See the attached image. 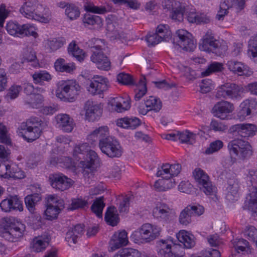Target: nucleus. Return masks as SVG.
I'll use <instances>...</instances> for the list:
<instances>
[{
    "mask_svg": "<svg viewBox=\"0 0 257 257\" xmlns=\"http://www.w3.org/2000/svg\"><path fill=\"white\" fill-rule=\"evenodd\" d=\"M73 156L76 160L80 162V167L84 169L93 171L99 164V158L97 154L90 149V147L86 143L75 146Z\"/></svg>",
    "mask_w": 257,
    "mask_h": 257,
    "instance_id": "f257e3e1",
    "label": "nucleus"
},
{
    "mask_svg": "<svg viewBox=\"0 0 257 257\" xmlns=\"http://www.w3.org/2000/svg\"><path fill=\"white\" fill-rule=\"evenodd\" d=\"M25 225L14 217H5L0 219V236L10 242H16L23 235Z\"/></svg>",
    "mask_w": 257,
    "mask_h": 257,
    "instance_id": "f03ea898",
    "label": "nucleus"
},
{
    "mask_svg": "<svg viewBox=\"0 0 257 257\" xmlns=\"http://www.w3.org/2000/svg\"><path fill=\"white\" fill-rule=\"evenodd\" d=\"M20 13L25 17L47 23L50 18L49 10L38 4L37 0H28L20 9Z\"/></svg>",
    "mask_w": 257,
    "mask_h": 257,
    "instance_id": "7ed1b4c3",
    "label": "nucleus"
},
{
    "mask_svg": "<svg viewBox=\"0 0 257 257\" xmlns=\"http://www.w3.org/2000/svg\"><path fill=\"white\" fill-rule=\"evenodd\" d=\"M43 124L41 118L31 117L21 123L18 127L19 135L28 142H32L40 137Z\"/></svg>",
    "mask_w": 257,
    "mask_h": 257,
    "instance_id": "20e7f679",
    "label": "nucleus"
},
{
    "mask_svg": "<svg viewBox=\"0 0 257 257\" xmlns=\"http://www.w3.org/2000/svg\"><path fill=\"white\" fill-rule=\"evenodd\" d=\"M80 90L79 84L73 80L59 82V86L56 91V95L64 101L73 102Z\"/></svg>",
    "mask_w": 257,
    "mask_h": 257,
    "instance_id": "39448f33",
    "label": "nucleus"
},
{
    "mask_svg": "<svg viewBox=\"0 0 257 257\" xmlns=\"http://www.w3.org/2000/svg\"><path fill=\"white\" fill-rule=\"evenodd\" d=\"M101 151L109 158H119L123 153V149L119 141L113 137L102 139L99 142Z\"/></svg>",
    "mask_w": 257,
    "mask_h": 257,
    "instance_id": "423d86ee",
    "label": "nucleus"
},
{
    "mask_svg": "<svg viewBox=\"0 0 257 257\" xmlns=\"http://www.w3.org/2000/svg\"><path fill=\"white\" fill-rule=\"evenodd\" d=\"M244 88L240 85L226 83L219 87L217 91L216 97L218 98L240 100L243 96Z\"/></svg>",
    "mask_w": 257,
    "mask_h": 257,
    "instance_id": "0eeeda50",
    "label": "nucleus"
},
{
    "mask_svg": "<svg viewBox=\"0 0 257 257\" xmlns=\"http://www.w3.org/2000/svg\"><path fill=\"white\" fill-rule=\"evenodd\" d=\"M228 149L230 155L244 159L252 154L251 147L249 143L241 139H235L228 144Z\"/></svg>",
    "mask_w": 257,
    "mask_h": 257,
    "instance_id": "6e6552de",
    "label": "nucleus"
},
{
    "mask_svg": "<svg viewBox=\"0 0 257 257\" xmlns=\"http://www.w3.org/2000/svg\"><path fill=\"white\" fill-rule=\"evenodd\" d=\"M109 81L104 76L94 75L86 84V88L88 92L93 95H100L107 91L109 87Z\"/></svg>",
    "mask_w": 257,
    "mask_h": 257,
    "instance_id": "1a4fd4ad",
    "label": "nucleus"
},
{
    "mask_svg": "<svg viewBox=\"0 0 257 257\" xmlns=\"http://www.w3.org/2000/svg\"><path fill=\"white\" fill-rule=\"evenodd\" d=\"M176 37L173 43L176 48H180L187 51H192L196 48V43L192 35L187 31L181 29L176 31Z\"/></svg>",
    "mask_w": 257,
    "mask_h": 257,
    "instance_id": "9d476101",
    "label": "nucleus"
},
{
    "mask_svg": "<svg viewBox=\"0 0 257 257\" xmlns=\"http://www.w3.org/2000/svg\"><path fill=\"white\" fill-rule=\"evenodd\" d=\"M47 208L45 211L46 219L52 220L57 217L64 208V201L55 195H49L46 197Z\"/></svg>",
    "mask_w": 257,
    "mask_h": 257,
    "instance_id": "9b49d317",
    "label": "nucleus"
},
{
    "mask_svg": "<svg viewBox=\"0 0 257 257\" xmlns=\"http://www.w3.org/2000/svg\"><path fill=\"white\" fill-rule=\"evenodd\" d=\"M195 181L200 189L206 195H214L216 188L212 184L208 175L200 168H196L193 172Z\"/></svg>",
    "mask_w": 257,
    "mask_h": 257,
    "instance_id": "f8f14e48",
    "label": "nucleus"
},
{
    "mask_svg": "<svg viewBox=\"0 0 257 257\" xmlns=\"http://www.w3.org/2000/svg\"><path fill=\"white\" fill-rule=\"evenodd\" d=\"M155 218L163 223L167 224L174 219L175 212L173 208L164 202H158L153 210Z\"/></svg>",
    "mask_w": 257,
    "mask_h": 257,
    "instance_id": "ddd939ff",
    "label": "nucleus"
},
{
    "mask_svg": "<svg viewBox=\"0 0 257 257\" xmlns=\"http://www.w3.org/2000/svg\"><path fill=\"white\" fill-rule=\"evenodd\" d=\"M199 47L201 51L212 52L219 56L223 55L227 50L226 46H219L218 42L208 33L203 37Z\"/></svg>",
    "mask_w": 257,
    "mask_h": 257,
    "instance_id": "4468645a",
    "label": "nucleus"
},
{
    "mask_svg": "<svg viewBox=\"0 0 257 257\" xmlns=\"http://www.w3.org/2000/svg\"><path fill=\"white\" fill-rule=\"evenodd\" d=\"M162 6L164 9L172 11V19L181 21L186 12L185 4L176 0H163Z\"/></svg>",
    "mask_w": 257,
    "mask_h": 257,
    "instance_id": "2eb2a0df",
    "label": "nucleus"
},
{
    "mask_svg": "<svg viewBox=\"0 0 257 257\" xmlns=\"http://www.w3.org/2000/svg\"><path fill=\"white\" fill-rule=\"evenodd\" d=\"M204 210V207L201 205H189L181 212L179 217V222L182 225H187L192 222L193 216L202 214Z\"/></svg>",
    "mask_w": 257,
    "mask_h": 257,
    "instance_id": "dca6fc26",
    "label": "nucleus"
},
{
    "mask_svg": "<svg viewBox=\"0 0 257 257\" xmlns=\"http://www.w3.org/2000/svg\"><path fill=\"white\" fill-rule=\"evenodd\" d=\"M49 181L51 186L57 190L64 191L70 188L74 181L62 173L50 175Z\"/></svg>",
    "mask_w": 257,
    "mask_h": 257,
    "instance_id": "f3484780",
    "label": "nucleus"
},
{
    "mask_svg": "<svg viewBox=\"0 0 257 257\" xmlns=\"http://www.w3.org/2000/svg\"><path fill=\"white\" fill-rule=\"evenodd\" d=\"M232 103L227 101H221L216 103L212 108V111L214 116L221 119L228 118L229 114L234 110Z\"/></svg>",
    "mask_w": 257,
    "mask_h": 257,
    "instance_id": "a211bd4d",
    "label": "nucleus"
},
{
    "mask_svg": "<svg viewBox=\"0 0 257 257\" xmlns=\"http://www.w3.org/2000/svg\"><path fill=\"white\" fill-rule=\"evenodd\" d=\"M181 166L180 164L169 163L163 164L156 173L157 177L162 179H168L177 176L181 172Z\"/></svg>",
    "mask_w": 257,
    "mask_h": 257,
    "instance_id": "6ab92c4d",
    "label": "nucleus"
},
{
    "mask_svg": "<svg viewBox=\"0 0 257 257\" xmlns=\"http://www.w3.org/2000/svg\"><path fill=\"white\" fill-rule=\"evenodd\" d=\"M0 207L5 212L16 210L22 211L23 209L22 202L17 195L11 196L2 200L0 203Z\"/></svg>",
    "mask_w": 257,
    "mask_h": 257,
    "instance_id": "aec40b11",
    "label": "nucleus"
},
{
    "mask_svg": "<svg viewBox=\"0 0 257 257\" xmlns=\"http://www.w3.org/2000/svg\"><path fill=\"white\" fill-rule=\"evenodd\" d=\"M57 127L64 132L70 133L75 126L73 119L65 113L57 114L55 117Z\"/></svg>",
    "mask_w": 257,
    "mask_h": 257,
    "instance_id": "412c9836",
    "label": "nucleus"
},
{
    "mask_svg": "<svg viewBox=\"0 0 257 257\" xmlns=\"http://www.w3.org/2000/svg\"><path fill=\"white\" fill-rule=\"evenodd\" d=\"M239 107L237 117L240 120H243L256 109L257 101L253 99H245L240 103Z\"/></svg>",
    "mask_w": 257,
    "mask_h": 257,
    "instance_id": "4be33fe9",
    "label": "nucleus"
},
{
    "mask_svg": "<svg viewBox=\"0 0 257 257\" xmlns=\"http://www.w3.org/2000/svg\"><path fill=\"white\" fill-rule=\"evenodd\" d=\"M226 65L230 71L239 76H249L252 74L249 68L241 62L231 60L227 62Z\"/></svg>",
    "mask_w": 257,
    "mask_h": 257,
    "instance_id": "5701e85b",
    "label": "nucleus"
},
{
    "mask_svg": "<svg viewBox=\"0 0 257 257\" xmlns=\"http://www.w3.org/2000/svg\"><path fill=\"white\" fill-rule=\"evenodd\" d=\"M112 109L117 112H123L131 107V99L129 96H118L112 98L109 101Z\"/></svg>",
    "mask_w": 257,
    "mask_h": 257,
    "instance_id": "b1692460",
    "label": "nucleus"
},
{
    "mask_svg": "<svg viewBox=\"0 0 257 257\" xmlns=\"http://www.w3.org/2000/svg\"><path fill=\"white\" fill-rule=\"evenodd\" d=\"M128 242L127 232L125 230L115 232L109 242V250L114 251Z\"/></svg>",
    "mask_w": 257,
    "mask_h": 257,
    "instance_id": "393cba45",
    "label": "nucleus"
},
{
    "mask_svg": "<svg viewBox=\"0 0 257 257\" xmlns=\"http://www.w3.org/2000/svg\"><path fill=\"white\" fill-rule=\"evenodd\" d=\"M91 61L95 63L99 69L108 71L110 69L111 63L108 57L103 51H93L91 57Z\"/></svg>",
    "mask_w": 257,
    "mask_h": 257,
    "instance_id": "a878e982",
    "label": "nucleus"
},
{
    "mask_svg": "<svg viewBox=\"0 0 257 257\" xmlns=\"http://www.w3.org/2000/svg\"><path fill=\"white\" fill-rule=\"evenodd\" d=\"M256 130V126L250 123L237 124L230 127L231 132H236L239 135L244 138L254 136Z\"/></svg>",
    "mask_w": 257,
    "mask_h": 257,
    "instance_id": "bb28decb",
    "label": "nucleus"
},
{
    "mask_svg": "<svg viewBox=\"0 0 257 257\" xmlns=\"http://www.w3.org/2000/svg\"><path fill=\"white\" fill-rule=\"evenodd\" d=\"M140 229L142 234L143 240L146 242L155 239L160 234V228L150 223L143 224Z\"/></svg>",
    "mask_w": 257,
    "mask_h": 257,
    "instance_id": "cd10ccee",
    "label": "nucleus"
},
{
    "mask_svg": "<svg viewBox=\"0 0 257 257\" xmlns=\"http://www.w3.org/2000/svg\"><path fill=\"white\" fill-rule=\"evenodd\" d=\"M174 244L171 237L161 239L157 243V251L161 257H172L174 255L172 245Z\"/></svg>",
    "mask_w": 257,
    "mask_h": 257,
    "instance_id": "c85d7f7f",
    "label": "nucleus"
},
{
    "mask_svg": "<svg viewBox=\"0 0 257 257\" xmlns=\"http://www.w3.org/2000/svg\"><path fill=\"white\" fill-rule=\"evenodd\" d=\"M84 225L78 224L69 228L66 233L65 240L70 245L76 243L77 238L84 232Z\"/></svg>",
    "mask_w": 257,
    "mask_h": 257,
    "instance_id": "c756f323",
    "label": "nucleus"
},
{
    "mask_svg": "<svg viewBox=\"0 0 257 257\" xmlns=\"http://www.w3.org/2000/svg\"><path fill=\"white\" fill-rule=\"evenodd\" d=\"M86 110V117L89 121H94L101 115L102 109L100 105L92 102H87Z\"/></svg>",
    "mask_w": 257,
    "mask_h": 257,
    "instance_id": "7c9ffc66",
    "label": "nucleus"
},
{
    "mask_svg": "<svg viewBox=\"0 0 257 257\" xmlns=\"http://www.w3.org/2000/svg\"><path fill=\"white\" fill-rule=\"evenodd\" d=\"M109 136V128L107 126H102L94 130L87 137V140L91 144L99 140V142L103 138H106Z\"/></svg>",
    "mask_w": 257,
    "mask_h": 257,
    "instance_id": "2f4dec72",
    "label": "nucleus"
},
{
    "mask_svg": "<svg viewBox=\"0 0 257 257\" xmlns=\"http://www.w3.org/2000/svg\"><path fill=\"white\" fill-rule=\"evenodd\" d=\"M50 238L48 235L35 237L31 243L32 250L35 252H41L46 249L48 245Z\"/></svg>",
    "mask_w": 257,
    "mask_h": 257,
    "instance_id": "473e14b6",
    "label": "nucleus"
},
{
    "mask_svg": "<svg viewBox=\"0 0 257 257\" xmlns=\"http://www.w3.org/2000/svg\"><path fill=\"white\" fill-rule=\"evenodd\" d=\"M141 124V120L136 117H123L117 119L116 124L118 126L126 129H135Z\"/></svg>",
    "mask_w": 257,
    "mask_h": 257,
    "instance_id": "72a5a7b5",
    "label": "nucleus"
},
{
    "mask_svg": "<svg viewBox=\"0 0 257 257\" xmlns=\"http://www.w3.org/2000/svg\"><path fill=\"white\" fill-rule=\"evenodd\" d=\"M239 184L237 181L232 179L228 183V186L226 188L227 193L226 197L229 201L237 200L238 197Z\"/></svg>",
    "mask_w": 257,
    "mask_h": 257,
    "instance_id": "f704fd0d",
    "label": "nucleus"
},
{
    "mask_svg": "<svg viewBox=\"0 0 257 257\" xmlns=\"http://www.w3.org/2000/svg\"><path fill=\"white\" fill-rule=\"evenodd\" d=\"M176 237L178 240L182 243L187 248H190L195 244L194 236L185 230L180 231L177 233Z\"/></svg>",
    "mask_w": 257,
    "mask_h": 257,
    "instance_id": "c9c22d12",
    "label": "nucleus"
},
{
    "mask_svg": "<svg viewBox=\"0 0 257 257\" xmlns=\"http://www.w3.org/2000/svg\"><path fill=\"white\" fill-rule=\"evenodd\" d=\"M105 220L111 226L116 225L119 221L118 215L114 207H109L107 208L105 214Z\"/></svg>",
    "mask_w": 257,
    "mask_h": 257,
    "instance_id": "e433bc0d",
    "label": "nucleus"
},
{
    "mask_svg": "<svg viewBox=\"0 0 257 257\" xmlns=\"http://www.w3.org/2000/svg\"><path fill=\"white\" fill-rule=\"evenodd\" d=\"M68 51L70 54L75 57L80 62L83 61L86 56V53L83 50L79 48L75 43L72 42L69 44Z\"/></svg>",
    "mask_w": 257,
    "mask_h": 257,
    "instance_id": "4c0bfd02",
    "label": "nucleus"
},
{
    "mask_svg": "<svg viewBox=\"0 0 257 257\" xmlns=\"http://www.w3.org/2000/svg\"><path fill=\"white\" fill-rule=\"evenodd\" d=\"M33 81L36 84H42L44 81L49 82L52 79V75L46 70L35 72L33 75Z\"/></svg>",
    "mask_w": 257,
    "mask_h": 257,
    "instance_id": "58836bf2",
    "label": "nucleus"
},
{
    "mask_svg": "<svg viewBox=\"0 0 257 257\" xmlns=\"http://www.w3.org/2000/svg\"><path fill=\"white\" fill-rule=\"evenodd\" d=\"M37 30V29L33 24H25L21 25L20 37L33 36L36 38L38 36L36 32Z\"/></svg>",
    "mask_w": 257,
    "mask_h": 257,
    "instance_id": "ea45409f",
    "label": "nucleus"
},
{
    "mask_svg": "<svg viewBox=\"0 0 257 257\" xmlns=\"http://www.w3.org/2000/svg\"><path fill=\"white\" fill-rule=\"evenodd\" d=\"M83 22L88 25L93 26L96 28H99L102 25V20L99 16L90 14H86L84 16Z\"/></svg>",
    "mask_w": 257,
    "mask_h": 257,
    "instance_id": "a19ab883",
    "label": "nucleus"
},
{
    "mask_svg": "<svg viewBox=\"0 0 257 257\" xmlns=\"http://www.w3.org/2000/svg\"><path fill=\"white\" fill-rule=\"evenodd\" d=\"M147 91L146 78L144 77L141 78L138 84L135 89V99L136 101L140 100L146 93Z\"/></svg>",
    "mask_w": 257,
    "mask_h": 257,
    "instance_id": "79ce46f5",
    "label": "nucleus"
},
{
    "mask_svg": "<svg viewBox=\"0 0 257 257\" xmlns=\"http://www.w3.org/2000/svg\"><path fill=\"white\" fill-rule=\"evenodd\" d=\"M41 199L40 196L38 194L28 195L25 197V204L30 213H34L35 211V205Z\"/></svg>",
    "mask_w": 257,
    "mask_h": 257,
    "instance_id": "37998d69",
    "label": "nucleus"
},
{
    "mask_svg": "<svg viewBox=\"0 0 257 257\" xmlns=\"http://www.w3.org/2000/svg\"><path fill=\"white\" fill-rule=\"evenodd\" d=\"M197 135H199V133H194L186 130L182 133L178 132V139L182 143L192 144L195 142Z\"/></svg>",
    "mask_w": 257,
    "mask_h": 257,
    "instance_id": "c03bdc74",
    "label": "nucleus"
},
{
    "mask_svg": "<svg viewBox=\"0 0 257 257\" xmlns=\"http://www.w3.org/2000/svg\"><path fill=\"white\" fill-rule=\"evenodd\" d=\"M145 105L150 110H154L155 112H158L162 108L160 100L153 96H150L147 99Z\"/></svg>",
    "mask_w": 257,
    "mask_h": 257,
    "instance_id": "a18cd8bd",
    "label": "nucleus"
},
{
    "mask_svg": "<svg viewBox=\"0 0 257 257\" xmlns=\"http://www.w3.org/2000/svg\"><path fill=\"white\" fill-rule=\"evenodd\" d=\"M248 54L254 62L257 63V34L248 41Z\"/></svg>",
    "mask_w": 257,
    "mask_h": 257,
    "instance_id": "49530a36",
    "label": "nucleus"
},
{
    "mask_svg": "<svg viewBox=\"0 0 257 257\" xmlns=\"http://www.w3.org/2000/svg\"><path fill=\"white\" fill-rule=\"evenodd\" d=\"M156 33L163 41H168L171 37V32L167 25L161 24L156 29Z\"/></svg>",
    "mask_w": 257,
    "mask_h": 257,
    "instance_id": "de8ad7c7",
    "label": "nucleus"
},
{
    "mask_svg": "<svg viewBox=\"0 0 257 257\" xmlns=\"http://www.w3.org/2000/svg\"><path fill=\"white\" fill-rule=\"evenodd\" d=\"M119 26L118 23L115 21V17L111 16L106 20V28L107 31L113 34L114 36H117L119 34Z\"/></svg>",
    "mask_w": 257,
    "mask_h": 257,
    "instance_id": "09e8293b",
    "label": "nucleus"
},
{
    "mask_svg": "<svg viewBox=\"0 0 257 257\" xmlns=\"http://www.w3.org/2000/svg\"><path fill=\"white\" fill-rule=\"evenodd\" d=\"M235 250L238 253L245 251L249 246L248 242L243 238H235L231 240Z\"/></svg>",
    "mask_w": 257,
    "mask_h": 257,
    "instance_id": "8fccbe9b",
    "label": "nucleus"
},
{
    "mask_svg": "<svg viewBox=\"0 0 257 257\" xmlns=\"http://www.w3.org/2000/svg\"><path fill=\"white\" fill-rule=\"evenodd\" d=\"M22 89L23 88L21 85L13 84L8 90L5 98L8 100H14L19 96Z\"/></svg>",
    "mask_w": 257,
    "mask_h": 257,
    "instance_id": "3c124183",
    "label": "nucleus"
},
{
    "mask_svg": "<svg viewBox=\"0 0 257 257\" xmlns=\"http://www.w3.org/2000/svg\"><path fill=\"white\" fill-rule=\"evenodd\" d=\"M65 43L64 38H54L47 41V46L51 51H55L61 48Z\"/></svg>",
    "mask_w": 257,
    "mask_h": 257,
    "instance_id": "603ef678",
    "label": "nucleus"
},
{
    "mask_svg": "<svg viewBox=\"0 0 257 257\" xmlns=\"http://www.w3.org/2000/svg\"><path fill=\"white\" fill-rule=\"evenodd\" d=\"M105 206L103 202V197L97 198L91 206L92 211L98 217H102L103 209Z\"/></svg>",
    "mask_w": 257,
    "mask_h": 257,
    "instance_id": "864d4df0",
    "label": "nucleus"
},
{
    "mask_svg": "<svg viewBox=\"0 0 257 257\" xmlns=\"http://www.w3.org/2000/svg\"><path fill=\"white\" fill-rule=\"evenodd\" d=\"M21 25L16 22L11 21L7 23L6 29L9 34L20 37Z\"/></svg>",
    "mask_w": 257,
    "mask_h": 257,
    "instance_id": "5fc2aeb1",
    "label": "nucleus"
},
{
    "mask_svg": "<svg viewBox=\"0 0 257 257\" xmlns=\"http://www.w3.org/2000/svg\"><path fill=\"white\" fill-rule=\"evenodd\" d=\"M223 68L222 63L214 62L208 65L207 68L201 73V75L203 76H208L213 72L221 71Z\"/></svg>",
    "mask_w": 257,
    "mask_h": 257,
    "instance_id": "6e6d98bb",
    "label": "nucleus"
},
{
    "mask_svg": "<svg viewBox=\"0 0 257 257\" xmlns=\"http://www.w3.org/2000/svg\"><path fill=\"white\" fill-rule=\"evenodd\" d=\"M31 101L26 100V102L29 104L30 106L34 108L40 107L44 101V97L39 93L33 94L30 96Z\"/></svg>",
    "mask_w": 257,
    "mask_h": 257,
    "instance_id": "4d7b16f0",
    "label": "nucleus"
},
{
    "mask_svg": "<svg viewBox=\"0 0 257 257\" xmlns=\"http://www.w3.org/2000/svg\"><path fill=\"white\" fill-rule=\"evenodd\" d=\"M88 45L91 49L92 51H102L105 47L103 40L101 39L93 38L89 40Z\"/></svg>",
    "mask_w": 257,
    "mask_h": 257,
    "instance_id": "13d9d810",
    "label": "nucleus"
},
{
    "mask_svg": "<svg viewBox=\"0 0 257 257\" xmlns=\"http://www.w3.org/2000/svg\"><path fill=\"white\" fill-rule=\"evenodd\" d=\"M223 146V143L221 140H216L211 142L209 147L205 150L204 153L206 155H210L218 152Z\"/></svg>",
    "mask_w": 257,
    "mask_h": 257,
    "instance_id": "bf43d9fd",
    "label": "nucleus"
},
{
    "mask_svg": "<svg viewBox=\"0 0 257 257\" xmlns=\"http://www.w3.org/2000/svg\"><path fill=\"white\" fill-rule=\"evenodd\" d=\"M65 14L71 20L78 18L80 16V12L78 8L74 5L70 4L65 10Z\"/></svg>",
    "mask_w": 257,
    "mask_h": 257,
    "instance_id": "052dcab7",
    "label": "nucleus"
},
{
    "mask_svg": "<svg viewBox=\"0 0 257 257\" xmlns=\"http://www.w3.org/2000/svg\"><path fill=\"white\" fill-rule=\"evenodd\" d=\"M84 7L87 12L95 14H104L107 12L106 9L104 7H99L95 6L91 3H85L84 5Z\"/></svg>",
    "mask_w": 257,
    "mask_h": 257,
    "instance_id": "680f3d73",
    "label": "nucleus"
},
{
    "mask_svg": "<svg viewBox=\"0 0 257 257\" xmlns=\"http://www.w3.org/2000/svg\"><path fill=\"white\" fill-rule=\"evenodd\" d=\"M88 203L87 200L82 198H75L72 200L70 209H85L88 208Z\"/></svg>",
    "mask_w": 257,
    "mask_h": 257,
    "instance_id": "e2e57ef3",
    "label": "nucleus"
},
{
    "mask_svg": "<svg viewBox=\"0 0 257 257\" xmlns=\"http://www.w3.org/2000/svg\"><path fill=\"white\" fill-rule=\"evenodd\" d=\"M244 235L250 241H253L257 238V229L253 226L248 225L243 231Z\"/></svg>",
    "mask_w": 257,
    "mask_h": 257,
    "instance_id": "0e129e2a",
    "label": "nucleus"
},
{
    "mask_svg": "<svg viewBox=\"0 0 257 257\" xmlns=\"http://www.w3.org/2000/svg\"><path fill=\"white\" fill-rule=\"evenodd\" d=\"M244 208L251 211L253 213L257 212V197L255 195L250 196L247 198L244 203Z\"/></svg>",
    "mask_w": 257,
    "mask_h": 257,
    "instance_id": "69168bd1",
    "label": "nucleus"
},
{
    "mask_svg": "<svg viewBox=\"0 0 257 257\" xmlns=\"http://www.w3.org/2000/svg\"><path fill=\"white\" fill-rule=\"evenodd\" d=\"M131 199V197L128 196H121L120 197V202L118 207L120 212L126 213L128 212Z\"/></svg>",
    "mask_w": 257,
    "mask_h": 257,
    "instance_id": "338daca9",
    "label": "nucleus"
},
{
    "mask_svg": "<svg viewBox=\"0 0 257 257\" xmlns=\"http://www.w3.org/2000/svg\"><path fill=\"white\" fill-rule=\"evenodd\" d=\"M122 257H141L142 253L138 250L133 248H124L120 250Z\"/></svg>",
    "mask_w": 257,
    "mask_h": 257,
    "instance_id": "774afa93",
    "label": "nucleus"
}]
</instances>
